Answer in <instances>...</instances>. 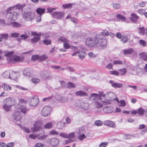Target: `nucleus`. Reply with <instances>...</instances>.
I'll return each instance as SVG.
<instances>
[{"mask_svg":"<svg viewBox=\"0 0 147 147\" xmlns=\"http://www.w3.org/2000/svg\"><path fill=\"white\" fill-rule=\"evenodd\" d=\"M86 45L94 47L99 50H103L107 47V42L102 35L98 34L94 37H87L85 42Z\"/></svg>","mask_w":147,"mask_h":147,"instance_id":"f257e3e1","label":"nucleus"},{"mask_svg":"<svg viewBox=\"0 0 147 147\" xmlns=\"http://www.w3.org/2000/svg\"><path fill=\"white\" fill-rule=\"evenodd\" d=\"M26 6L25 3L22 4L18 3L7 9L6 10V17L8 21L16 20L20 15V10Z\"/></svg>","mask_w":147,"mask_h":147,"instance_id":"f03ea898","label":"nucleus"},{"mask_svg":"<svg viewBox=\"0 0 147 147\" xmlns=\"http://www.w3.org/2000/svg\"><path fill=\"white\" fill-rule=\"evenodd\" d=\"M27 101L24 99L19 100L18 105V112H21L25 114L28 111V109L26 107Z\"/></svg>","mask_w":147,"mask_h":147,"instance_id":"7ed1b4c3","label":"nucleus"},{"mask_svg":"<svg viewBox=\"0 0 147 147\" xmlns=\"http://www.w3.org/2000/svg\"><path fill=\"white\" fill-rule=\"evenodd\" d=\"M13 52H9L5 54L7 57V60L8 62L10 63H15L16 62L20 61V57L16 55H13Z\"/></svg>","mask_w":147,"mask_h":147,"instance_id":"20e7f679","label":"nucleus"},{"mask_svg":"<svg viewBox=\"0 0 147 147\" xmlns=\"http://www.w3.org/2000/svg\"><path fill=\"white\" fill-rule=\"evenodd\" d=\"M75 105L78 107L84 110L88 109L89 107L87 100L85 99L77 100L75 102Z\"/></svg>","mask_w":147,"mask_h":147,"instance_id":"39448f33","label":"nucleus"},{"mask_svg":"<svg viewBox=\"0 0 147 147\" xmlns=\"http://www.w3.org/2000/svg\"><path fill=\"white\" fill-rule=\"evenodd\" d=\"M115 94L112 92H108L106 93V96L104 100H102V103L104 105H109L111 103V102L114 99Z\"/></svg>","mask_w":147,"mask_h":147,"instance_id":"423d86ee","label":"nucleus"},{"mask_svg":"<svg viewBox=\"0 0 147 147\" xmlns=\"http://www.w3.org/2000/svg\"><path fill=\"white\" fill-rule=\"evenodd\" d=\"M72 49L74 50V53L72 54V56H78L81 59H84L86 56V53L82 51H79L78 48L76 47H73Z\"/></svg>","mask_w":147,"mask_h":147,"instance_id":"0eeeda50","label":"nucleus"},{"mask_svg":"<svg viewBox=\"0 0 147 147\" xmlns=\"http://www.w3.org/2000/svg\"><path fill=\"white\" fill-rule=\"evenodd\" d=\"M59 143V139L56 138L48 139L47 141V143L49 145L50 147H57Z\"/></svg>","mask_w":147,"mask_h":147,"instance_id":"6e6552de","label":"nucleus"},{"mask_svg":"<svg viewBox=\"0 0 147 147\" xmlns=\"http://www.w3.org/2000/svg\"><path fill=\"white\" fill-rule=\"evenodd\" d=\"M42 121L39 120L35 121L34 124V127L31 128V130L33 132L38 131L42 129L41 127Z\"/></svg>","mask_w":147,"mask_h":147,"instance_id":"1a4fd4ad","label":"nucleus"},{"mask_svg":"<svg viewBox=\"0 0 147 147\" xmlns=\"http://www.w3.org/2000/svg\"><path fill=\"white\" fill-rule=\"evenodd\" d=\"M35 16L34 13L30 11L26 12L23 14L24 19L27 21H30L34 19Z\"/></svg>","mask_w":147,"mask_h":147,"instance_id":"9d476101","label":"nucleus"},{"mask_svg":"<svg viewBox=\"0 0 147 147\" xmlns=\"http://www.w3.org/2000/svg\"><path fill=\"white\" fill-rule=\"evenodd\" d=\"M38 97L36 96H33L29 99L28 103L31 107H35L38 105Z\"/></svg>","mask_w":147,"mask_h":147,"instance_id":"9b49d317","label":"nucleus"},{"mask_svg":"<svg viewBox=\"0 0 147 147\" xmlns=\"http://www.w3.org/2000/svg\"><path fill=\"white\" fill-rule=\"evenodd\" d=\"M88 99L90 100L93 101L94 102L98 100H102V97L99 96L98 94L95 93L91 94L88 98Z\"/></svg>","mask_w":147,"mask_h":147,"instance_id":"f8f14e48","label":"nucleus"},{"mask_svg":"<svg viewBox=\"0 0 147 147\" xmlns=\"http://www.w3.org/2000/svg\"><path fill=\"white\" fill-rule=\"evenodd\" d=\"M65 14L64 11L53 12L52 14V16L56 19H61L63 18Z\"/></svg>","mask_w":147,"mask_h":147,"instance_id":"ddd939ff","label":"nucleus"},{"mask_svg":"<svg viewBox=\"0 0 147 147\" xmlns=\"http://www.w3.org/2000/svg\"><path fill=\"white\" fill-rule=\"evenodd\" d=\"M82 130L80 129H77L74 132L68 134V138L71 139L78 136L81 133Z\"/></svg>","mask_w":147,"mask_h":147,"instance_id":"4468645a","label":"nucleus"},{"mask_svg":"<svg viewBox=\"0 0 147 147\" xmlns=\"http://www.w3.org/2000/svg\"><path fill=\"white\" fill-rule=\"evenodd\" d=\"M144 72L142 69L138 67H135L134 69H132L131 74L133 75H137L138 76H141L143 74Z\"/></svg>","mask_w":147,"mask_h":147,"instance_id":"2eb2a0df","label":"nucleus"},{"mask_svg":"<svg viewBox=\"0 0 147 147\" xmlns=\"http://www.w3.org/2000/svg\"><path fill=\"white\" fill-rule=\"evenodd\" d=\"M51 111V108L48 106H45L42 109L41 114L44 117H47L50 114Z\"/></svg>","mask_w":147,"mask_h":147,"instance_id":"dca6fc26","label":"nucleus"},{"mask_svg":"<svg viewBox=\"0 0 147 147\" xmlns=\"http://www.w3.org/2000/svg\"><path fill=\"white\" fill-rule=\"evenodd\" d=\"M103 110L105 113H111L113 111L114 108L110 106H105L103 108Z\"/></svg>","mask_w":147,"mask_h":147,"instance_id":"f3484780","label":"nucleus"},{"mask_svg":"<svg viewBox=\"0 0 147 147\" xmlns=\"http://www.w3.org/2000/svg\"><path fill=\"white\" fill-rule=\"evenodd\" d=\"M33 73V70L29 68L25 69L23 71V74L25 76L30 77L32 76Z\"/></svg>","mask_w":147,"mask_h":147,"instance_id":"a211bd4d","label":"nucleus"},{"mask_svg":"<svg viewBox=\"0 0 147 147\" xmlns=\"http://www.w3.org/2000/svg\"><path fill=\"white\" fill-rule=\"evenodd\" d=\"M3 103H5L7 105L10 106L11 107L12 106L14 105L15 102L13 98H9L3 101Z\"/></svg>","mask_w":147,"mask_h":147,"instance_id":"6ab92c4d","label":"nucleus"},{"mask_svg":"<svg viewBox=\"0 0 147 147\" xmlns=\"http://www.w3.org/2000/svg\"><path fill=\"white\" fill-rule=\"evenodd\" d=\"M76 96H88V94L86 92L82 90H80L75 92Z\"/></svg>","mask_w":147,"mask_h":147,"instance_id":"aec40b11","label":"nucleus"},{"mask_svg":"<svg viewBox=\"0 0 147 147\" xmlns=\"http://www.w3.org/2000/svg\"><path fill=\"white\" fill-rule=\"evenodd\" d=\"M139 33L141 35H146L147 36V28L143 27L138 28Z\"/></svg>","mask_w":147,"mask_h":147,"instance_id":"412c9836","label":"nucleus"},{"mask_svg":"<svg viewBox=\"0 0 147 147\" xmlns=\"http://www.w3.org/2000/svg\"><path fill=\"white\" fill-rule=\"evenodd\" d=\"M104 123L105 125L111 127H115V125L114 123L112 121L110 120H106L104 121Z\"/></svg>","mask_w":147,"mask_h":147,"instance_id":"4be33fe9","label":"nucleus"},{"mask_svg":"<svg viewBox=\"0 0 147 147\" xmlns=\"http://www.w3.org/2000/svg\"><path fill=\"white\" fill-rule=\"evenodd\" d=\"M143 129H144L141 131L142 134H143L147 132V127H146V126L144 124L140 125L138 127V129L140 130Z\"/></svg>","mask_w":147,"mask_h":147,"instance_id":"5701e85b","label":"nucleus"},{"mask_svg":"<svg viewBox=\"0 0 147 147\" xmlns=\"http://www.w3.org/2000/svg\"><path fill=\"white\" fill-rule=\"evenodd\" d=\"M109 82L111 84L112 86L114 88H120L122 87V85L118 83H114V82L112 80L109 81Z\"/></svg>","mask_w":147,"mask_h":147,"instance_id":"b1692460","label":"nucleus"},{"mask_svg":"<svg viewBox=\"0 0 147 147\" xmlns=\"http://www.w3.org/2000/svg\"><path fill=\"white\" fill-rule=\"evenodd\" d=\"M140 58L145 61H147V53L146 52H142L139 53Z\"/></svg>","mask_w":147,"mask_h":147,"instance_id":"393cba45","label":"nucleus"},{"mask_svg":"<svg viewBox=\"0 0 147 147\" xmlns=\"http://www.w3.org/2000/svg\"><path fill=\"white\" fill-rule=\"evenodd\" d=\"M131 17L130 18V20L133 22L136 23L139 17L135 13H131Z\"/></svg>","mask_w":147,"mask_h":147,"instance_id":"a878e982","label":"nucleus"},{"mask_svg":"<svg viewBox=\"0 0 147 147\" xmlns=\"http://www.w3.org/2000/svg\"><path fill=\"white\" fill-rule=\"evenodd\" d=\"M21 117V114L19 112H15L13 115V117L14 119L16 121L20 120Z\"/></svg>","mask_w":147,"mask_h":147,"instance_id":"bb28decb","label":"nucleus"},{"mask_svg":"<svg viewBox=\"0 0 147 147\" xmlns=\"http://www.w3.org/2000/svg\"><path fill=\"white\" fill-rule=\"evenodd\" d=\"M54 123L55 121H53L51 122L47 123L44 125V128L45 129H50L51 128L53 127V124Z\"/></svg>","mask_w":147,"mask_h":147,"instance_id":"cd10ccee","label":"nucleus"},{"mask_svg":"<svg viewBox=\"0 0 147 147\" xmlns=\"http://www.w3.org/2000/svg\"><path fill=\"white\" fill-rule=\"evenodd\" d=\"M45 11V9L43 8H42L40 7L38 8L36 10V12L40 15L42 16L44 14Z\"/></svg>","mask_w":147,"mask_h":147,"instance_id":"c85d7f7f","label":"nucleus"},{"mask_svg":"<svg viewBox=\"0 0 147 147\" xmlns=\"http://www.w3.org/2000/svg\"><path fill=\"white\" fill-rule=\"evenodd\" d=\"M2 86L4 90L7 91L10 90L11 89V87L7 83H3L2 84Z\"/></svg>","mask_w":147,"mask_h":147,"instance_id":"c756f323","label":"nucleus"},{"mask_svg":"<svg viewBox=\"0 0 147 147\" xmlns=\"http://www.w3.org/2000/svg\"><path fill=\"white\" fill-rule=\"evenodd\" d=\"M10 79L13 80H16L17 78V73L12 70H10Z\"/></svg>","mask_w":147,"mask_h":147,"instance_id":"7c9ffc66","label":"nucleus"},{"mask_svg":"<svg viewBox=\"0 0 147 147\" xmlns=\"http://www.w3.org/2000/svg\"><path fill=\"white\" fill-rule=\"evenodd\" d=\"M134 52V49L132 48H129L124 49L123 51L124 54H131L133 53Z\"/></svg>","mask_w":147,"mask_h":147,"instance_id":"2f4dec72","label":"nucleus"},{"mask_svg":"<svg viewBox=\"0 0 147 147\" xmlns=\"http://www.w3.org/2000/svg\"><path fill=\"white\" fill-rule=\"evenodd\" d=\"M10 70L6 71L3 72L2 74L3 77L6 78L10 79Z\"/></svg>","mask_w":147,"mask_h":147,"instance_id":"473e14b6","label":"nucleus"},{"mask_svg":"<svg viewBox=\"0 0 147 147\" xmlns=\"http://www.w3.org/2000/svg\"><path fill=\"white\" fill-rule=\"evenodd\" d=\"M116 17L119 20H121L122 22H126V18L121 14H117Z\"/></svg>","mask_w":147,"mask_h":147,"instance_id":"72a5a7b5","label":"nucleus"},{"mask_svg":"<svg viewBox=\"0 0 147 147\" xmlns=\"http://www.w3.org/2000/svg\"><path fill=\"white\" fill-rule=\"evenodd\" d=\"M101 33L106 36H107L109 35H110L112 37H113L114 36V34H111V33L109 32L106 30H103L101 32Z\"/></svg>","mask_w":147,"mask_h":147,"instance_id":"f704fd0d","label":"nucleus"},{"mask_svg":"<svg viewBox=\"0 0 147 147\" xmlns=\"http://www.w3.org/2000/svg\"><path fill=\"white\" fill-rule=\"evenodd\" d=\"M65 123L62 121L58 122L57 124V127L59 129H62L65 127Z\"/></svg>","mask_w":147,"mask_h":147,"instance_id":"c9c22d12","label":"nucleus"},{"mask_svg":"<svg viewBox=\"0 0 147 147\" xmlns=\"http://www.w3.org/2000/svg\"><path fill=\"white\" fill-rule=\"evenodd\" d=\"M4 103V104L3 106V109L4 110V111L7 112L9 111L11 109L10 108L11 107L10 106L7 105V104L5 103Z\"/></svg>","mask_w":147,"mask_h":147,"instance_id":"e433bc0d","label":"nucleus"},{"mask_svg":"<svg viewBox=\"0 0 147 147\" xmlns=\"http://www.w3.org/2000/svg\"><path fill=\"white\" fill-rule=\"evenodd\" d=\"M138 113L139 115L142 116L145 115V109H144L141 108H140L137 109Z\"/></svg>","mask_w":147,"mask_h":147,"instance_id":"4c0bfd02","label":"nucleus"},{"mask_svg":"<svg viewBox=\"0 0 147 147\" xmlns=\"http://www.w3.org/2000/svg\"><path fill=\"white\" fill-rule=\"evenodd\" d=\"M10 25L15 28H19L21 26V24L17 22H15L10 23Z\"/></svg>","mask_w":147,"mask_h":147,"instance_id":"58836bf2","label":"nucleus"},{"mask_svg":"<svg viewBox=\"0 0 147 147\" xmlns=\"http://www.w3.org/2000/svg\"><path fill=\"white\" fill-rule=\"evenodd\" d=\"M118 71L120 76L124 75L127 71V69L125 68L119 69Z\"/></svg>","mask_w":147,"mask_h":147,"instance_id":"ea45409f","label":"nucleus"},{"mask_svg":"<svg viewBox=\"0 0 147 147\" xmlns=\"http://www.w3.org/2000/svg\"><path fill=\"white\" fill-rule=\"evenodd\" d=\"M95 106L98 109H101L103 107V105L100 102L98 101L95 102H94Z\"/></svg>","mask_w":147,"mask_h":147,"instance_id":"a19ab883","label":"nucleus"},{"mask_svg":"<svg viewBox=\"0 0 147 147\" xmlns=\"http://www.w3.org/2000/svg\"><path fill=\"white\" fill-rule=\"evenodd\" d=\"M125 62V60H123V61H121L119 60H116L114 61L113 64L114 65L118 64L121 65L123 64Z\"/></svg>","mask_w":147,"mask_h":147,"instance_id":"79ce46f5","label":"nucleus"},{"mask_svg":"<svg viewBox=\"0 0 147 147\" xmlns=\"http://www.w3.org/2000/svg\"><path fill=\"white\" fill-rule=\"evenodd\" d=\"M74 3H69L68 4H65L63 5L62 7L64 9L67 8H71L72 6L73 5Z\"/></svg>","mask_w":147,"mask_h":147,"instance_id":"37998d69","label":"nucleus"},{"mask_svg":"<svg viewBox=\"0 0 147 147\" xmlns=\"http://www.w3.org/2000/svg\"><path fill=\"white\" fill-rule=\"evenodd\" d=\"M58 41L60 42H63L64 43L65 42H68V40L65 37H60Z\"/></svg>","mask_w":147,"mask_h":147,"instance_id":"c03bdc74","label":"nucleus"},{"mask_svg":"<svg viewBox=\"0 0 147 147\" xmlns=\"http://www.w3.org/2000/svg\"><path fill=\"white\" fill-rule=\"evenodd\" d=\"M135 138V136L133 135L127 134L124 136V138L125 139H130Z\"/></svg>","mask_w":147,"mask_h":147,"instance_id":"a18cd8bd","label":"nucleus"},{"mask_svg":"<svg viewBox=\"0 0 147 147\" xmlns=\"http://www.w3.org/2000/svg\"><path fill=\"white\" fill-rule=\"evenodd\" d=\"M57 9V7L52 8L50 7H48L47 8V11L46 13H51L53 11L56 10Z\"/></svg>","mask_w":147,"mask_h":147,"instance_id":"49530a36","label":"nucleus"},{"mask_svg":"<svg viewBox=\"0 0 147 147\" xmlns=\"http://www.w3.org/2000/svg\"><path fill=\"white\" fill-rule=\"evenodd\" d=\"M67 88H75L76 87V85L71 82H69L67 84Z\"/></svg>","mask_w":147,"mask_h":147,"instance_id":"de8ad7c7","label":"nucleus"},{"mask_svg":"<svg viewBox=\"0 0 147 147\" xmlns=\"http://www.w3.org/2000/svg\"><path fill=\"white\" fill-rule=\"evenodd\" d=\"M40 37L39 36H35L33 38L31 39V41L33 43H36L40 39Z\"/></svg>","mask_w":147,"mask_h":147,"instance_id":"09e8293b","label":"nucleus"},{"mask_svg":"<svg viewBox=\"0 0 147 147\" xmlns=\"http://www.w3.org/2000/svg\"><path fill=\"white\" fill-rule=\"evenodd\" d=\"M81 33L80 32L76 33L72 35L73 37L76 39H78L81 38Z\"/></svg>","mask_w":147,"mask_h":147,"instance_id":"8fccbe9b","label":"nucleus"},{"mask_svg":"<svg viewBox=\"0 0 147 147\" xmlns=\"http://www.w3.org/2000/svg\"><path fill=\"white\" fill-rule=\"evenodd\" d=\"M48 135L44 134L41 136H39L38 138V140H45L46 138L47 137Z\"/></svg>","mask_w":147,"mask_h":147,"instance_id":"3c124183","label":"nucleus"},{"mask_svg":"<svg viewBox=\"0 0 147 147\" xmlns=\"http://www.w3.org/2000/svg\"><path fill=\"white\" fill-rule=\"evenodd\" d=\"M103 123V122L100 120H97L95 122V125L97 126H101Z\"/></svg>","mask_w":147,"mask_h":147,"instance_id":"603ef678","label":"nucleus"},{"mask_svg":"<svg viewBox=\"0 0 147 147\" xmlns=\"http://www.w3.org/2000/svg\"><path fill=\"white\" fill-rule=\"evenodd\" d=\"M32 82L34 84H36L38 83L39 81V80L36 78H33L31 79Z\"/></svg>","mask_w":147,"mask_h":147,"instance_id":"864d4df0","label":"nucleus"},{"mask_svg":"<svg viewBox=\"0 0 147 147\" xmlns=\"http://www.w3.org/2000/svg\"><path fill=\"white\" fill-rule=\"evenodd\" d=\"M78 138V139L81 141L86 138V137L84 134H82L79 135Z\"/></svg>","mask_w":147,"mask_h":147,"instance_id":"5fc2aeb1","label":"nucleus"},{"mask_svg":"<svg viewBox=\"0 0 147 147\" xmlns=\"http://www.w3.org/2000/svg\"><path fill=\"white\" fill-rule=\"evenodd\" d=\"M109 73L111 74L118 76L119 75V72L116 71H110Z\"/></svg>","mask_w":147,"mask_h":147,"instance_id":"6e6d98bb","label":"nucleus"},{"mask_svg":"<svg viewBox=\"0 0 147 147\" xmlns=\"http://www.w3.org/2000/svg\"><path fill=\"white\" fill-rule=\"evenodd\" d=\"M48 56L44 55H42L40 57V60L41 61H44L48 58Z\"/></svg>","mask_w":147,"mask_h":147,"instance_id":"4d7b16f0","label":"nucleus"},{"mask_svg":"<svg viewBox=\"0 0 147 147\" xmlns=\"http://www.w3.org/2000/svg\"><path fill=\"white\" fill-rule=\"evenodd\" d=\"M39 136L38 134H30L29 136V137L32 139H35Z\"/></svg>","mask_w":147,"mask_h":147,"instance_id":"13d9d810","label":"nucleus"},{"mask_svg":"<svg viewBox=\"0 0 147 147\" xmlns=\"http://www.w3.org/2000/svg\"><path fill=\"white\" fill-rule=\"evenodd\" d=\"M128 40V38L126 36L123 35L122 38V39L121 40V41L123 42H127Z\"/></svg>","mask_w":147,"mask_h":147,"instance_id":"bf43d9fd","label":"nucleus"},{"mask_svg":"<svg viewBox=\"0 0 147 147\" xmlns=\"http://www.w3.org/2000/svg\"><path fill=\"white\" fill-rule=\"evenodd\" d=\"M119 103H120L119 105L120 107H124L126 105V103L124 100H121Z\"/></svg>","mask_w":147,"mask_h":147,"instance_id":"052dcab7","label":"nucleus"},{"mask_svg":"<svg viewBox=\"0 0 147 147\" xmlns=\"http://www.w3.org/2000/svg\"><path fill=\"white\" fill-rule=\"evenodd\" d=\"M39 56L38 55H33L31 57L32 59L34 61H36L39 59Z\"/></svg>","mask_w":147,"mask_h":147,"instance_id":"680f3d73","label":"nucleus"},{"mask_svg":"<svg viewBox=\"0 0 147 147\" xmlns=\"http://www.w3.org/2000/svg\"><path fill=\"white\" fill-rule=\"evenodd\" d=\"M53 97L51 96L48 97L44 98L43 99V101L44 102H47L50 101L51 100L53 99Z\"/></svg>","mask_w":147,"mask_h":147,"instance_id":"e2e57ef3","label":"nucleus"},{"mask_svg":"<svg viewBox=\"0 0 147 147\" xmlns=\"http://www.w3.org/2000/svg\"><path fill=\"white\" fill-rule=\"evenodd\" d=\"M88 56L89 58H94L96 56L95 54L93 53L92 52H90L88 53Z\"/></svg>","mask_w":147,"mask_h":147,"instance_id":"0e129e2a","label":"nucleus"},{"mask_svg":"<svg viewBox=\"0 0 147 147\" xmlns=\"http://www.w3.org/2000/svg\"><path fill=\"white\" fill-rule=\"evenodd\" d=\"M108 144L107 142H104L101 143L99 145V147H106Z\"/></svg>","mask_w":147,"mask_h":147,"instance_id":"69168bd1","label":"nucleus"},{"mask_svg":"<svg viewBox=\"0 0 147 147\" xmlns=\"http://www.w3.org/2000/svg\"><path fill=\"white\" fill-rule=\"evenodd\" d=\"M20 34L18 33L14 32L12 33L11 34V36L14 38H16L19 36Z\"/></svg>","mask_w":147,"mask_h":147,"instance_id":"338daca9","label":"nucleus"},{"mask_svg":"<svg viewBox=\"0 0 147 147\" xmlns=\"http://www.w3.org/2000/svg\"><path fill=\"white\" fill-rule=\"evenodd\" d=\"M14 144L13 142L8 143L7 144H6V147H13Z\"/></svg>","mask_w":147,"mask_h":147,"instance_id":"774afa93","label":"nucleus"}]
</instances>
